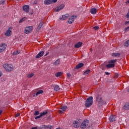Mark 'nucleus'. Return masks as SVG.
<instances>
[{
  "mask_svg": "<svg viewBox=\"0 0 129 129\" xmlns=\"http://www.w3.org/2000/svg\"><path fill=\"white\" fill-rule=\"evenodd\" d=\"M93 103V97L92 96H90L85 101V105L86 107H90L92 104Z\"/></svg>",
  "mask_w": 129,
  "mask_h": 129,
  "instance_id": "f257e3e1",
  "label": "nucleus"
},
{
  "mask_svg": "<svg viewBox=\"0 0 129 129\" xmlns=\"http://www.w3.org/2000/svg\"><path fill=\"white\" fill-rule=\"evenodd\" d=\"M3 67L7 72H11L14 70V66L12 64H9L8 63H5L3 64Z\"/></svg>",
  "mask_w": 129,
  "mask_h": 129,
  "instance_id": "f03ea898",
  "label": "nucleus"
},
{
  "mask_svg": "<svg viewBox=\"0 0 129 129\" xmlns=\"http://www.w3.org/2000/svg\"><path fill=\"white\" fill-rule=\"evenodd\" d=\"M96 101L97 102H99L100 104H106V102L105 101L102 100V97H101V95H98L96 97Z\"/></svg>",
  "mask_w": 129,
  "mask_h": 129,
  "instance_id": "7ed1b4c3",
  "label": "nucleus"
},
{
  "mask_svg": "<svg viewBox=\"0 0 129 129\" xmlns=\"http://www.w3.org/2000/svg\"><path fill=\"white\" fill-rule=\"evenodd\" d=\"M33 28L34 27L32 26L26 27L24 30L25 34H30V33H31L33 31Z\"/></svg>",
  "mask_w": 129,
  "mask_h": 129,
  "instance_id": "20e7f679",
  "label": "nucleus"
},
{
  "mask_svg": "<svg viewBox=\"0 0 129 129\" xmlns=\"http://www.w3.org/2000/svg\"><path fill=\"white\" fill-rule=\"evenodd\" d=\"M89 122V121L87 119L85 120L81 124V128L84 129L86 128V126L88 125V123Z\"/></svg>",
  "mask_w": 129,
  "mask_h": 129,
  "instance_id": "39448f33",
  "label": "nucleus"
},
{
  "mask_svg": "<svg viewBox=\"0 0 129 129\" xmlns=\"http://www.w3.org/2000/svg\"><path fill=\"white\" fill-rule=\"evenodd\" d=\"M7 49V44L2 43L0 44V53H3Z\"/></svg>",
  "mask_w": 129,
  "mask_h": 129,
  "instance_id": "423d86ee",
  "label": "nucleus"
},
{
  "mask_svg": "<svg viewBox=\"0 0 129 129\" xmlns=\"http://www.w3.org/2000/svg\"><path fill=\"white\" fill-rule=\"evenodd\" d=\"M12 30H13V28L10 27L5 33V35L7 37H11L12 36Z\"/></svg>",
  "mask_w": 129,
  "mask_h": 129,
  "instance_id": "0eeeda50",
  "label": "nucleus"
},
{
  "mask_svg": "<svg viewBox=\"0 0 129 129\" xmlns=\"http://www.w3.org/2000/svg\"><path fill=\"white\" fill-rule=\"evenodd\" d=\"M23 12L25 13H29L30 12V6L29 5H25L22 8Z\"/></svg>",
  "mask_w": 129,
  "mask_h": 129,
  "instance_id": "6e6552de",
  "label": "nucleus"
},
{
  "mask_svg": "<svg viewBox=\"0 0 129 129\" xmlns=\"http://www.w3.org/2000/svg\"><path fill=\"white\" fill-rule=\"evenodd\" d=\"M64 8H65V5L61 4L59 6H58L57 7H56L55 9V12H59V11L63 10Z\"/></svg>",
  "mask_w": 129,
  "mask_h": 129,
  "instance_id": "1a4fd4ad",
  "label": "nucleus"
},
{
  "mask_svg": "<svg viewBox=\"0 0 129 129\" xmlns=\"http://www.w3.org/2000/svg\"><path fill=\"white\" fill-rule=\"evenodd\" d=\"M76 16H73L70 17V18L68 20V23L69 24H72L74 22V20L76 19Z\"/></svg>",
  "mask_w": 129,
  "mask_h": 129,
  "instance_id": "9d476101",
  "label": "nucleus"
},
{
  "mask_svg": "<svg viewBox=\"0 0 129 129\" xmlns=\"http://www.w3.org/2000/svg\"><path fill=\"white\" fill-rule=\"evenodd\" d=\"M115 118H116V116L115 115H111L109 117V120L110 122H113V121H115Z\"/></svg>",
  "mask_w": 129,
  "mask_h": 129,
  "instance_id": "9b49d317",
  "label": "nucleus"
},
{
  "mask_svg": "<svg viewBox=\"0 0 129 129\" xmlns=\"http://www.w3.org/2000/svg\"><path fill=\"white\" fill-rule=\"evenodd\" d=\"M79 121L78 120H76V121H74L73 123V126H74V127H75L76 128L77 127H79Z\"/></svg>",
  "mask_w": 129,
  "mask_h": 129,
  "instance_id": "f8f14e48",
  "label": "nucleus"
},
{
  "mask_svg": "<svg viewBox=\"0 0 129 129\" xmlns=\"http://www.w3.org/2000/svg\"><path fill=\"white\" fill-rule=\"evenodd\" d=\"M60 110H58V112H59V113H63V112H64V111L67 109V106H63L61 108H60Z\"/></svg>",
  "mask_w": 129,
  "mask_h": 129,
  "instance_id": "ddd939ff",
  "label": "nucleus"
},
{
  "mask_svg": "<svg viewBox=\"0 0 129 129\" xmlns=\"http://www.w3.org/2000/svg\"><path fill=\"white\" fill-rule=\"evenodd\" d=\"M51 87L54 88V91H58V90H60V87L57 85H52Z\"/></svg>",
  "mask_w": 129,
  "mask_h": 129,
  "instance_id": "4468645a",
  "label": "nucleus"
},
{
  "mask_svg": "<svg viewBox=\"0 0 129 129\" xmlns=\"http://www.w3.org/2000/svg\"><path fill=\"white\" fill-rule=\"evenodd\" d=\"M69 18V15L68 14H66L62 16V17L59 18V20H67Z\"/></svg>",
  "mask_w": 129,
  "mask_h": 129,
  "instance_id": "2eb2a0df",
  "label": "nucleus"
},
{
  "mask_svg": "<svg viewBox=\"0 0 129 129\" xmlns=\"http://www.w3.org/2000/svg\"><path fill=\"white\" fill-rule=\"evenodd\" d=\"M44 4L45 5V6H48L49 5H52V2L51 1V0H44Z\"/></svg>",
  "mask_w": 129,
  "mask_h": 129,
  "instance_id": "dca6fc26",
  "label": "nucleus"
},
{
  "mask_svg": "<svg viewBox=\"0 0 129 129\" xmlns=\"http://www.w3.org/2000/svg\"><path fill=\"white\" fill-rule=\"evenodd\" d=\"M44 55V51H40L36 56L37 59H39V58H41L42 56Z\"/></svg>",
  "mask_w": 129,
  "mask_h": 129,
  "instance_id": "f3484780",
  "label": "nucleus"
},
{
  "mask_svg": "<svg viewBox=\"0 0 129 129\" xmlns=\"http://www.w3.org/2000/svg\"><path fill=\"white\" fill-rule=\"evenodd\" d=\"M83 66H84V63H80L76 66V69H79L81 68V67H83Z\"/></svg>",
  "mask_w": 129,
  "mask_h": 129,
  "instance_id": "a211bd4d",
  "label": "nucleus"
},
{
  "mask_svg": "<svg viewBox=\"0 0 129 129\" xmlns=\"http://www.w3.org/2000/svg\"><path fill=\"white\" fill-rule=\"evenodd\" d=\"M123 108L125 110H128V109H129V103H125L124 106L123 107Z\"/></svg>",
  "mask_w": 129,
  "mask_h": 129,
  "instance_id": "6ab92c4d",
  "label": "nucleus"
},
{
  "mask_svg": "<svg viewBox=\"0 0 129 129\" xmlns=\"http://www.w3.org/2000/svg\"><path fill=\"white\" fill-rule=\"evenodd\" d=\"M96 12H97V9L96 8H92L90 10V13H92V15H95Z\"/></svg>",
  "mask_w": 129,
  "mask_h": 129,
  "instance_id": "aec40b11",
  "label": "nucleus"
},
{
  "mask_svg": "<svg viewBox=\"0 0 129 129\" xmlns=\"http://www.w3.org/2000/svg\"><path fill=\"white\" fill-rule=\"evenodd\" d=\"M82 46V42H78L75 45V48H80Z\"/></svg>",
  "mask_w": 129,
  "mask_h": 129,
  "instance_id": "412c9836",
  "label": "nucleus"
},
{
  "mask_svg": "<svg viewBox=\"0 0 129 129\" xmlns=\"http://www.w3.org/2000/svg\"><path fill=\"white\" fill-rule=\"evenodd\" d=\"M107 68H113L114 67V63H109L106 64Z\"/></svg>",
  "mask_w": 129,
  "mask_h": 129,
  "instance_id": "4be33fe9",
  "label": "nucleus"
},
{
  "mask_svg": "<svg viewBox=\"0 0 129 129\" xmlns=\"http://www.w3.org/2000/svg\"><path fill=\"white\" fill-rule=\"evenodd\" d=\"M39 129H48L49 128V126L46 125H42L41 126L39 127Z\"/></svg>",
  "mask_w": 129,
  "mask_h": 129,
  "instance_id": "5701e85b",
  "label": "nucleus"
},
{
  "mask_svg": "<svg viewBox=\"0 0 129 129\" xmlns=\"http://www.w3.org/2000/svg\"><path fill=\"white\" fill-rule=\"evenodd\" d=\"M43 25H44V22L43 21H41L39 24V25H38L37 29L38 30H40V29H41V28L42 27H43Z\"/></svg>",
  "mask_w": 129,
  "mask_h": 129,
  "instance_id": "b1692460",
  "label": "nucleus"
},
{
  "mask_svg": "<svg viewBox=\"0 0 129 129\" xmlns=\"http://www.w3.org/2000/svg\"><path fill=\"white\" fill-rule=\"evenodd\" d=\"M60 60L57 59L53 63V65H55V66H58V65L60 64Z\"/></svg>",
  "mask_w": 129,
  "mask_h": 129,
  "instance_id": "393cba45",
  "label": "nucleus"
},
{
  "mask_svg": "<svg viewBox=\"0 0 129 129\" xmlns=\"http://www.w3.org/2000/svg\"><path fill=\"white\" fill-rule=\"evenodd\" d=\"M112 56L113 57H116V58H119L120 54L119 53H112Z\"/></svg>",
  "mask_w": 129,
  "mask_h": 129,
  "instance_id": "a878e982",
  "label": "nucleus"
},
{
  "mask_svg": "<svg viewBox=\"0 0 129 129\" xmlns=\"http://www.w3.org/2000/svg\"><path fill=\"white\" fill-rule=\"evenodd\" d=\"M26 20H27V17H23L19 21V24H21V23H23V22H25Z\"/></svg>",
  "mask_w": 129,
  "mask_h": 129,
  "instance_id": "bb28decb",
  "label": "nucleus"
},
{
  "mask_svg": "<svg viewBox=\"0 0 129 129\" xmlns=\"http://www.w3.org/2000/svg\"><path fill=\"white\" fill-rule=\"evenodd\" d=\"M90 73V70H87V71H86L84 73H83V75L84 76H86V75H88V74Z\"/></svg>",
  "mask_w": 129,
  "mask_h": 129,
  "instance_id": "cd10ccee",
  "label": "nucleus"
},
{
  "mask_svg": "<svg viewBox=\"0 0 129 129\" xmlns=\"http://www.w3.org/2000/svg\"><path fill=\"white\" fill-rule=\"evenodd\" d=\"M43 91L42 90H39L36 93V96H38V95H39V94H42V93H43Z\"/></svg>",
  "mask_w": 129,
  "mask_h": 129,
  "instance_id": "c85d7f7f",
  "label": "nucleus"
},
{
  "mask_svg": "<svg viewBox=\"0 0 129 129\" xmlns=\"http://www.w3.org/2000/svg\"><path fill=\"white\" fill-rule=\"evenodd\" d=\"M116 62V59H112L108 61L109 63L113 64V63H115Z\"/></svg>",
  "mask_w": 129,
  "mask_h": 129,
  "instance_id": "c756f323",
  "label": "nucleus"
},
{
  "mask_svg": "<svg viewBox=\"0 0 129 129\" xmlns=\"http://www.w3.org/2000/svg\"><path fill=\"white\" fill-rule=\"evenodd\" d=\"M47 113H48V111H43L40 113V115L41 116H43V115H46V114H47Z\"/></svg>",
  "mask_w": 129,
  "mask_h": 129,
  "instance_id": "7c9ffc66",
  "label": "nucleus"
},
{
  "mask_svg": "<svg viewBox=\"0 0 129 129\" xmlns=\"http://www.w3.org/2000/svg\"><path fill=\"white\" fill-rule=\"evenodd\" d=\"M62 75V73L61 72H58L55 74L56 77H59V76H61Z\"/></svg>",
  "mask_w": 129,
  "mask_h": 129,
  "instance_id": "2f4dec72",
  "label": "nucleus"
},
{
  "mask_svg": "<svg viewBox=\"0 0 129 129\" xmlns=\"http://www.w3.org/2000/svg\"><path fill=\"white\" fill-rule=\"evenodd\" d=\"M125 47H128L129 46V39L124 43Z\"/></svg>",
  "mask_w": 129,
  "mask_h": 129,
  "instance_id": "473e14b6",
  "label": "nucleus"
},
{
  "mask_svg": "<svg viewBox=\"0 0 129 129\" xmlns=\"http://www.w3.org/2000/svg\"><path fill=\"white\" fill-rule=\"evenodd\" d=\"M33 76H34V73H31V74H29L27 76V77L28 78H32V77H33Z\"/></svg>",
  "mask_w": 129,
  "mask_h": 129,
  "instance_id": "72a5a7b5",
  "label": "nucleus"
},
{
  "mask_svg": "<svg viewBox=\"0 0 129 129\" xmlns=\"http://www.w3.org/2000/svg\"><path fill=\"white\" fill-rule=\"evenodd\" d=\"M6 4V0L0 1V5H5Z\"/></svg>",
  "mask_w": 129,
  "mask_h": 129,
  "instance_id": "f704fd0d",
  "label": "nucleus"
},
{
  "mask_svg": "<svg viewBox=\"0 0 129 129\" xmlns=\"http://www.w3.org/2000/svg\"><path fill=\"white\" fill-rule=\"evenodd\" d=\"M20 53V51H15V52H14L13 53V55H19V53Z\"/></svg>",
  "mask_w": 129,
  "mask_h": 129,
  "instance_id": "c9c22d12",
  "label": "nucleus"
},
{
  "mask_svg": "<svg viewBox=\"0 0 129 129\" xmlns=\"http://www.w3.org/2000/svg\"><path fill=\"white\" fill-rule=\"evenodd\" d=\"M41 117H42V116L40 114V115L36 116L35 119H38V118H41Z\"/></svg>",
  "mask_w": 129,
  "mask_h": 129,
  "instance_id": "e433bc0d",
  "label": "nucleus"
},
{
  "mask_svg": "<svg viewBox=\"0 0 129 129\" xmlns=\"http://www.w3.org/2000/svg\"><path fill=\"white\" fill-rule=\"evenodd\" d=\"M39 113H40V112L38 111H35L34 112V115H39Z\"/></svg>",
  "mask_w": 129,
  "mask_h": 129,
  "instance_id": "4c0bfd02",
  "label": "nucleus"
},
{
  "mask_svg": "<svg viewBox=\"0 0 129 129\" xmlns=\"http://www.w3.org/2000/svg\"><path fill=\"white\" fill-rule=\"evenodd\" d=\"M93 29H94L96 31V30H98L99 29V27L96 26L93 28Z\"/></svg>",
  "mask_w": 129,
  "mask_h": 129,
  "instance_id": "58836bf2",
  "label": "nucleus"
},
{
  "mask_svg": "<svg viewBox=\"0 0 129 129\" xmlns=\"http://www.w3.org/2000/svg\"><path fill=\"white\" fill-rule=\"evenodd\" d=\"M58 0H51V4H55V3H57V1Z\"/></svg>",
  "mask_w": 129,
  "mask_h": 129,
  "instance_id": "ea45409f",
  "label": "nucleus"
},
{
  "mask_svg": "<svg viewBox=\"0 0 129 129\" xmlns=\"http://www.w3.org/2000/svg\"><path fill=\"white\" fill-rule=\"evenodd\" d=\"M67 76V77H71V74H70V73H68Z\"/></svg>",
  "mask_w": 129,
  "mask_h": 129,
  "instance_id": "a19ab883",
  "label": "nucleus"
},
{
  "mask_svg": "<svg viewBox=\"0 0 129 129\" xmlns=\"http://www.w3.org/2000/svg\"><path fill=\"white\" fill-rule=\"evenodd\" d=\"M34 14V11L33 10L32 11H30L29 13V15H33Z\"/></svg>",
  "mask_w": 129,
  "mask_h": 129,
  "instance_id": "79ce46f5",
  "label": "nucleus"
},
{
  "mask_svg": "<svg viewBox=\"0 0 129 129\" xmlns=\"http://www.w3.org/2000/svg\"><path fill=\"white\" fill-rule=\"evenodd\" d=\"M126 18H127V19H129V11L126 16Z\"/></svg>",
  "mask_w": 129,
  "mask_h": 129,
  "instance_id": "37998d69",
  "label": "nucleus"
},
{
  "mask_svg": "<svg viewBox=\"0 0 129 129\" xmlns=\"http://www.w3.org/2000/svg\"><path fill=\"white\" fill-rule=\"evenodd\" d=\"M15 116H16V117H18V116H20V113H17L16 114Z\"/></svg>",
  "mask_w": 129,
  "mask_h": 129,
  "instance_id": "c03bdc74",
  "label": "nucleus"
},
{
  "mask_svg": "<svg viewBox=\"0 0 129 129\" xmlns=\"http://www.w3.org/2000/svg\"><path fill=\"white\" fill-rule=\"evenodd\" d=\"M110 74V73H108V72H105V75H109Z\"/></svg>",
  "mask_w": 129,
  "mask_h": 129,
  "instance_id": "a18cd8bd",
  "label": "nucleus"
},
{
  "mask_svg": "<svg viewBox=\"0 0 129 129\" xmlns=\"http://www.w3.org/2000/svg\"><path fill=\"white\" fill-rule=\"evenodd\" d=\"M129 24V21H126L125 23V25H128Z\"/></svg>",
  "mask_w": 129,
  "mask_h": 129,
  "instance_id": "49530a36",
  "label": "nucleus"
},
{
  "mask_svg": "<svg viewBox=\"0 0 129 129\" xmlns=\"http://www.w3.org/2000/svg\"><path fill=\"white\" fill-rule=\"evenodd\" d=\"M3 76V72H0V77H2Z\"/></svg>",
  "mask_w": 129,
  "mask_h": 129,
  "instance_id": "de8ad7c7",
  "label": "nucleus"
},
{
  "mask_svg": "<svg viewBox=\"0 0 129 129\" xmlns=\"http://www.w3.org/2000/svg\"><path fill=\"white\" fill-rule=\"evenodd\" d=\"M31 129H38L37 127H33Z\"/></svg>",
  "mask_w": 129,
  "mask_h": 129,
  "instance_id": "09e8293b",
  "label": "nucleus"
},
{
  "mask_svg": "<svg viewBox=\"0 0 129 129\" xmlns=\"http://www.w3.org/2000/svg\"><path fill=\"white\" fill-rule=\"evenodd\" d=\"M2 113H3V110H0V115L2 114Z\"/></svg>",
  "mask_w": 129,
  "mask_h": 129,
  "instance_id": "8fccbe9b",
  "label": "nucleus"
},
{
  "mask_svg": "<svg viewBox=\"0 0 129 129\" xmlns=\"http://www.w3.org/2000/svg\"><path fill=\"white\" fill-rule=\"evenodd\" d=\"M128 29H129V26H128V27H126V28H125V30H128Z\"/></svg>",
  "mask_w": 129,
  "mask_h": 129,
  "instance_id": "3c124183",
  "label": "nucleus"
},
{
  "mask_svg": "<svg viewBox=\"0 0 129 129\" xmlns=\"http://www.w3.org/2000/svg\"><path fill=\"white\" fill-rule=\"evenodd\" d=\"M53 127V126H50L49 128L51 129Z\"/></svg>",
  "mask_w": 129,
  "mask_h": 129,
  "instance_id": "603ef678",
  "label": "nucleus"
},
{
  "mask_svg": "<svg viewBox=\"0 0 129 129\" xmlns=\"http://www.w3.org/2000/svg\"><path fill=\"white\" fill-rule=\"evenodd\" d=\"M126 4H129V0L126 1Z\"/></svg>",
  "mask_w": 129,
  "mask_h": 129,
  "instance_id": "864d4df0",
  "label": "nucleus"
},
{
  "mask_svg": "<svg viewBox=\"0 0 129 129\" xmlns=\"http://www.w3.org/2000/svg\"><path fill=\"white\" fill-rule=\"evenodd\" d=\"M49 54V52H47L45 56H46V55L48 54Z\"/></svg>",
  "mask_w": 129,
  "mask_h": 129,
  "instance_id": "5fc2aeb1",
  "label": "nucleus"
},
{
  "mask_svg": "<svg viewBox=\"0 0 129 129\" xmlns=\"http://www.w3.org/2000/svg\"><path fill=\"white\" fill-rule=\"evenodd\" d=\"M127 92H129V88L127 89Z\"/></svg>",
  "mask_w": 129,
  "mask_h": 129,
  "instance_id": "6e6d98bb",
  "label": "nucleus"
},
{
  "mask_svg": "<svg viewBox=\"0 0 129 129\" xmlns=\"http://www.w3.org/2000/svg\"><path fill=\"white\" fill-rule=\"evenodd\" d=\"M90 50H91V51H92V49H90Z\"/></svg>",
  "mask_w": 129,
  "mask_h": 129,
  "instance_id": "4d7b16f0",
  "label": "nucleus"
},
{
  "mask_svg": "<svg viewBox=\"0 0 129 129\" xmlns=\"http://www.w3.org/2000/svg\"><path fill=\"white\" fill-rule=\"evenodd\" d=\"M2 102V101L0 100V103Z\"/></svg>",
  "mask_w": 129,
  "mask_h": 129,
  "instance_id": "13d9d810",
  "label": "nucleus"
}]
</instances>
